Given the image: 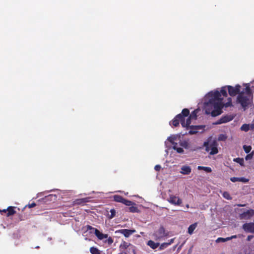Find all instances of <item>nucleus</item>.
<instances>
[{
    "instance_id": "nucleus-51",
    "label": "nucleus",
    "mask_w": 254,
    "mask_h": 254,
    "mask_svg": "<svg viewBox=\"0 0 254 254\" xmlns=\"http://www.w3.org/2000/svg\"><path fill=\"white\" fill-rule=\"evenodd\" d=\"M120 254H127L126 253V252H122L120 253Z\"/></svg>"
},
{
    "instance_id": "nucleus-28",
    "label": "nucleus",
    "mask_w": 254,
    "mask_h": 254,
    "mask_svg": "<svg viewBox=\"0 0 254 254\" xmlns=\"http://www.w3.org/2000/svg\"><path fill=\"white\" fill-rule=\"evenodd\" d=\"M122 203L124 204L125 205H126L127 206H129L132 205H136V204L135 203H134L133 202L128 200H127L125 198H124V200L123 201Z\"/></svg>"
},
{
    "instance_id": "nucleus-5",
    "label": "nucleus",
    "mask_w": 254,
    "mask_h": 254,
    "mask_svg": "<svg viewBox=\"0 0 254 254\" xmlns=\"http://www.w3.org/2000/svg\"><path fill=\"white\" fill-rule=\"evenodd\" d=\"M203 146L205 147L206 151L208 152L210 150L209 152L210 155H215L218 152V143L216 141H213L210 144L208 142H204Z\"/></svg>"
},
{
    "instance_id": "nucleus-50",
    "label": "nucleus",
    "mask_w": 254,
    "mask_h": 254,
    "mask_svg": "<svg viewBox=\"0 0 254 254\" xmlns=\"http://www.w3.org/2000/svg\"><path fill=\"white\" fill-rule=\"evenodd\" d=\"M225 240H226V241H229V240H230L231 239L230 237H227L226 238H225Z\"/></svg>"
},
{
    "instance_id": "nucleus-53",
    "label": "nucleus",
    "mask_w": 254,
    "mask_h": 254,
    "mask_svg": "<svg viewBox=\"0 0 254 254\" xmlns=\"http://www.w3.org/2000/svg\"><path fill=\"white\" fill-rule=\"evenodd\" d=\"M186 207H187V208H189V204H187V205H186Z\"/></svg>"
},
{
    "instance_id": "nucleus-54",
    "label": "nucleus",
    "mask_w": 254,
    "mask_h": 254,
    "mask_svg": "<svg viewBox=\"0 0 254 254\" xmlns=\"http://www.w3.org/2000/svg\"><path fill=\"white\" fill-rule=\"evenodd\" d=\"M239 206H244V205H239Z\"/></svg>"
},
{
    "instance_id": "nucleus-52",
    "label": "nucleus",
    "mask_w": 254,
    "mask_h": 254,
    "mask_svg": "<svg viewBox=\"0 0 254 254\" xmlns=\"http://www.w3.org/2000/svg\"><path fill=\"white\" fill-rule=\"evenodd\" d=\"M206 114H209V113H210V112H208V111H207V110L206 109Z\"/></svg>"
},
{
    "instance_id": "nucleus-21",
    "label": "nucleus",
    "mask_w": 254,
    "mask_h": 254,
    "mask_svg": "<svg viewBox=\"0 0 254 254\" xmlns=\"http://www.w3.org/2000/svg\"><path fill=\"white\" fill-rule=\"evenodd\" d=\"M88 202V199L87 198L76 199L74 201L75 204L80 205L83 204L86 202Z\"/></svg>"
},
{
    "instance_id": "nucleus-22",
    "label": "nucleus",
    "mask_w": 254,
    "mask_h": 254,
    "mask_svg": "<svg viewBox=\"0 0 254 254\" xmlns=\"http://www.w3.org/2000/svg\"><path fill=\"white\" fill-rule=\"evenodd\" d=\"M178 142L179 143L180 146L183 147L186 149H188L189 148V143L188 141L186 140H181V137L179 138V140H178Z\"/></svg>"
},
{
    "instance_id": "nucleus-40",
    "label": "nucleus",
    "mask_w": 254,
    "mask_h": 254,
    "mask_svg": "<svg viewBox=\"0 0 254 254\" xmlns=\"http://www.w3.org/2000/svg\"><path fill=\"white\" fill-rule=\"evenodd\" d=\"M216 242L217 243H219V242H226V240H225V238H218Z\"/></svg>"
},
{
    "instance_id": "nucleus-11",
    "label": "nucleus",
    "mask_w": 254,
    "mask_h": 254,
    "mask_svg": "<svg viewBox=\"0 0 254 254\" xmlns=\"http://www.w3.org/2000/svg\"><path fill=\"white\" fill-rule=\"evenodd\" d=\"M135 232V230H130V229H121L116 231V233H120L123 234L125 237L128 238L130 235L133 234Z\"/></svg>"
},
{
    "instance_id": "nucleus-4",
    "label": "nucleus",
    "mask_w": 254,
    "mask_h": 254,
    "mask_svg": "<svg viewBox=\"0 0 254 254\" xmlns=\"http://www.w3.org/2000/svg\"><path fill=\"white\" fill-rule=\"evenodd\" d=\"M180 135H173L168 138V140L173 145V148L179 153H182L184 150L181 147H178V140H179Z\"/></svg>"
},
{
    "instance_id": "nucleus-20",
    "label": "nucleus",
    "mask_w": 254,
    "mask_h": 254,
    "mask_svg": "<svg viewBox=\"0 0 254 254\" xmlns=\"http://www.w3.org/2000/svg\"><path fill=\"white\" fill-rule=\"evenodd\" d=\"M14 208H15V207H13V206L8 207L7 208V213L6 214V216L8 217V216H12V215H14V214H15L16 212L14 210Z\"/></svg>"
},
{
    "instance_id": "nucleus-9",
    "label": "nucleus",
    "mask_w": 254,
    "mask_h": 254,
    "mask_svg": "<svg viewBox=\"0 0 254 254\" xmlns=\"http://www.w3.org/2000/svg\"><path fill=\"white\" fill-rule=\"evenodd\" d=\"M253 216H254V210L251 209L241 213L240 217L242 219H249Z\"/></svg>"
},
{
    "instance_id": "nucleus-49",
    "label": "nucleus",
    "mask_w": 254,
    "mask_h": 254,
    "mask_svg": "<svg viewBox=\"0 0 254 254\" xmlns=\"http://www.w3.org/2000/svg\"><path fill=\"white\" fill-rule=\"evenodd\" d=\"M7 209H3L2 210H0V211L1 212H4V213H6L7 212Z\"/></svg>"
},
{
    "instance_id": "nucleus-31",
    "label": "nucleus",
    "mask_w": 254,
    "mask_h": 254,
    "mask_svg": "<svg viewBox=\"0 0 254 254\" xmlns=\"http://www.w3.org/2000/svg\"><path fill=\"white\" fill-rule=\"evenodd\" d=\"M128 210L129 212L133 213L137 212L138 211V208L134 205H132L130 206V207L128 208Z\"/></svg>"
},
{
    "instance_id": "nucleus-10",
    "label": "nucleus",
    "mask_w": 254,
    "mask_h": 254,
    "mask_svg": "<svg viewBox=\"0 0 254 254\" xmlns=\"http://www.w3.org/2000/svg\"><path fill=\"white\" fill-rule=\"evenodd\" d=\"M242 228L245 232L254 234V224L253 222L245 223Z\"/></svg>"
},
{
    "instance_id": "nucleus-46",
    "label": "nucleus",
    "mask_w": 254,
    "mask_h": 254,
    "mask_svg": "<svg viewBox=\"0 0 254 254\" xmlns=\"http://www.w3.org/2000/svg\"><path fill=\"white\" fill-rule=\"evenodd\" d=\"M252 157H253V154H248L246 157V159L248 160L249 159H251L252 158Z\"/></svg>"
},
{
    "instance_id": "nucleus-14",
    "label": "nucleus",
    "mask_w": 254,
    "mask_h": 254,
    "mask_svg": "<svg viewBox=\"0 0 254 254\" xmlns=\"http://www.w3.org/2000/svg\"><path fill=\"white\" fill-rule=\"evenodd\" d=\"M185 117H183L182 120L181 121V125L184 127H187L189 128L190 127V125L191 124V120L192 119L189 116L187 118V120L185 121Z\"/></svg>"
},
{
    "instance_id": "nucleus-17",
    "label": "nucleus",
    "mask_w": 254,
    "mask_h": 254,
    "mask_svg": "<svg viewBox=\"0 0 254 254\" xmlns=\"http://www.w3.org/2000/svg\"><path fill=\"white\" fill-rule=\"evenodd\" d=\"M95 235L99 240H103L108 238V234H104L100 232L98 229H95Z\"/></svg>"
},
{
    "instance_id": "nucleus-26",
    "label": "nucleus",
    "mask_w": 254,
    "mask_h": 254,
    "mask_svg": "<svg viewBox=\"0 0 254 254\" xmlns=\"http://www.w3.org/2000/svg\"><path fill=\"white\" fill-rule=\"evenodd\" d=\"M197 169L199 170H204V171H205L207 173H210L212 172V169L209 167H204V166H198Z\"/></svg>"
},
{
    "instance_id": "nucleus-18",
    "label": "nucleus",
    "mask_w": 254,
    "mask_h": 254,
    "mask_svg": "<svg viewBox=\"0 0 254 254\" xmlns=\"http://www.w3.org/2000/svg\"><path fill=\"white\" fill-rule=\"evenodd\" d=\"M174 240H175V238L171 239V240H170L169 241V242L163 243L162 244H161L160 245H159L160 246L159 248V250H163L165 249V248H166L167 247H168L169 246H170V245H171L172 243H174Z\"/></svg>"
},
{
    "instance_id": "nucleus-15",
    "label": "nucleus",
    "mask_w": 254,
    "mask_h": 254,
    "mask_svg": "<svg viewBox=\"0 0 254 254\" xmlns=\"http://www.w3.org/2000/svg\"><path fill=\"white\" fill-rule=\"evenodd\" d=\"M191 172V169L190 166L184 165L182 167L180 173L183 175H189Z\"/></svg>"
},
{
    "instance_id": "nucleus-29",
    "label": "nucleus",
    "mask_w": 254,
    "mask_h": 254,
    "mask_svg": "<svg viewBox=\"0 0 254 254\" xmlns=\"http://www.w3.org/2000/svg\"><path fill=\"white\" fill-rule=\"evenodd\" d=\"M198 112V110L196 109L194 110L193 112H191V113L190 114L189 117L191 118L192 119H196L197 118V114Z\"/></svg>"
},
{
    "instance_id": "nucleus-32",
    "label": "nucleus",
    "mask_w": 254,
    "mask_h": 254,
    "mask_svg": "<svg viewBox=\"0 0 254 254\" xmlns=\"http://www.w3.org/2000/svg\"><path fill=\"white\" fill-rule=\"evenodd\" d=\"M223 107H225L227 108V107H229L232 106V99H231V98H230V97L228 98V102L227 103H226L225 104H223Z\"/></svg>"
},
{
    "instance_id": "nucleus-13",
    "label": "nucleus",
    "mask_w": 254,
    "mask_h": 254,
    "mask_svg": "<svg viewBox=\"0 0 254 254\" xmlns=\"http://www.w3.org/2000/svg\"><path fill=\"white\" fill-rule=\"evenodd\" d=\"M233 118L231 116L226 115L222 117L215 124H221L223 123H226L229 122L233 120Z\"/></svg>"
},
{
    "instance_id": "nucleus-41",
    "label": "nucleus",
    "mask_w": 254,
    "mask_h": 254,
    "mask_svg": "<svg viewBox=\"0 0 254 254\" xmlns=\"http://www.w3.org/2000/svg\"><path fill=\"white\" fill-rule=\"evenodd\" d=\"M36 205V203L35 202H32L31 203H29L28 204V206L29 208H33L34 207H35V206Z\"/></svg>"
},
{
    "instance_id": "nucleus-1",
    "label": "nucleus",
    "mask_w": 254,
    "mask_h": 254,
    "mask_svg": "<svg viewBox=\"0 0 254 254\" xmlns=\"http://www.w3.org/2000/svg\"><path fill=\"white\" fill-rule=\"evenodd\" d=\"M222 100L223 98L221 97L220 93L217 90L211 91L206 95L205 104L206 106L214 109L210 113L212 117H216L222 113Z\"/></svg>"
},
{
    "instance_id": "nucleus-48",
    "label": "nucleus",
    "mask_w": 254,
    "mask_h": 254,
    "mask_svg": "<svg viewBox=\"0 0 254 254\" xmlns=\"http://www.w3.org/2000/svg\"><path fill=\"white\" fill-rule=\"evenodd\" d=\"M237 237V235H233L230 237L231 239H232L233 238H236Z\"/></svg>"
},
{
    "instance_id": "nucleus-55",
    "label": "nucleus",
    "mask_w": 254,
    "mask_h": 254,
    "mask_svg": "<svg viewBox=\"0 0 254 254\" xmlns=\"http://www.w3.org/2000/svg\"><path fill=\"white\" fill-rule=\"evenodd\" d=\"M36 249H38V248H39V246H37V247H36Z\"/></svg>"
},
{
    "instance_id": "nucleus-30",
    "label": "nucleus",
    "mask_w": 254,
    "mask_h": 254,
    "mask_svg": "<svg viewBox=\"0 0 254 254\" xmlns=\"http://www.w3.org/2000/svg\"><path fill=\"white\" fill-rule=\"evenodd\" d=\"M226 88H227V86L221 88V89L220 90V92H219L220 93L221 96L223 95L224 97L227 96Z\"/></svg>"
},
{
    "instance_id": "nucleus-44",
    "label": "nucleus",
    "mask_w": 254,
    "mask_h": 254,
    "mask_svg": "<svg viewBox=\"0 0 254 254\" xmlns=\"http://www.w3.org/2000/svg\"><path fill=\"white\" fill-rule=\"evenodd\" d=\"M161 166L159 165H157L155 166L154 169L156 171H159L161 169Z\"/></svg>"
},
{
    "instance_id": "nucleus-34",
    "label": "nucleus",
    "mask_w": 254,
    "mask_h": 254,
    "mask_svg": "<svg viewBox=\"0 0 254 254\" xmlns=\"http://www.w3.org/2000/svg\"><path fill=\"white\" fill-rule=\"evenodd\" d=\"M90 251L92 254H100L99 251L94 247H91L90 249Z\"/></svg>"
},
{
    "instance_id": "nucleus-45",
    "label": "nucleus",
    "mask_w": 254,
    "mask_h": 254,
    "mask_svg": "<svg viewBox=\"0 0 254 254\" xmlns=\"http://www.w3.org/2000/svg\"><path fill=\"white\" fill-rule=\"evenodd\" d=\"M253 238H254V236L253 235H249L247 237V240L248 241H250Z\"/></svg>"
},
{
    "instance_id": "nucleus-6",
    "label": "nucleus",
    "mask_w": 254,
    "mask_h": 254,
    "mask_svg": "<svg viewBox=\"0 0 254 254\" xmlns=\"http://www.w3.org/2000/svg\"><path fill=\"white\" fill-rule=\"evenodd\" d=\"M167 236V234L165 233V230L163 227H160L153 234V237L155 241H159Z\"/></svg>"
},
{
    "instance_id": "nucleus-39",
    "label": "nucleus",
    "mask_w": 254,
    "mask_h": 254,
    "mask_svg": "<svg viewBox=\"0 0 254 254\" xmlns=\"http://www.w3.org/2000/svg\"><path fill=\"white\" fill-rule=\"evenodd\" d=\"M111 215L109 216L110 219L113 218L116 215V210L114 209H112L110 210Z\"/></svg>"
},
{
    "instance_id": "nucleus-33",
    "label": "nucleus",
    "mask_w": 254,
    "mask_h": 254,
    "mask_svg": "<svg viewBox=\"0 0 254 254\" xmlns=\"http://www.w3.org/2000/svg\"><path fill=\"white\" fill-rule=\"evenodd\" d=\"M243 149L246 153H249L252 149V147L250 145H244L243 146Z\"/></svg>"
},
{
    "instance_id": "nucleus-24",
    "label": "nucleus",
    "mask_w": 254,
    "mask_h": 254,
    "mask_svg": "<svg viewBox=\"0 0 254 254\" xmlns=\"http://www.w3.org/2000/svg\"><path fill=\"white\" fill-rule=\"evenodd\" d=\"M246 86V88L245 89V95H249V96H251L252 97V92H251V87L250 83H246L245 84Z\"/></svg>"
},
{
    "instance_id": "nucleus-2",
    "label": "nucleus",
    "mask_w": 254,
    "mask_h": 254,
    "mask_svg": "<svg viewBox=\"0 0 254 254\" xmlns=\"http://www.w3.org/2000/svg\"><path fill=\"white\" fill-rule=\"evenodd\" d=\"M251 96L249 95H245V92H241L237 98V101L240 103L242 107L246 109V107L251 103Z\"/></svg>"
},
{
    "instance_id": "nucleus-38",
    "label": "nucleus",
    "mask_w": 254,
    "mask_h": 254,
    "mask_svg": "<svg viewBox=\"0 0 254 254\" xmlns=\"http://www.w3.org/2000/svg\"><path fill=\"white\" fill-rule=\"evenodd\" d=\"M227 139V136L225 134H221L218 137V140L225 141Z\"/></svg>"
},
{
    "instance_id": "nucleus-7",
    "label": "nucleus",
    "mask_w": 254,
    "mask_h": 254,
    "mask_svg": "<svg viewBox=\"0 0 254 254\" xmlns=\"http://www.w3.org/2000/svg\"><path fill=\"white\" fill-rule=\"evenodd\" d=\"M229 94L231 96H235L237 94H239L241 86L239 84H237L235 87L231 85L227 86Z\"/></svg>"
},
{
    "instance_id": "nucleus-37",
    "label": "nucleus",
    "mask_w": 254,
    "mask_h": 254,
    "mask_svg": "<svg viewBox=\"0 0 254 254\" xmlns=\"http://www.w3.org/2000/svg\"><path fill=\"white\" fill-rule=\"evenodd\" d=\"M234 161L243 166L244 165V159L243 158H237L234 159Z\"/></svg>"
},
{
    "instance_id": "nucleus-36",
    "label": "nucleus",
    "mask_w": 254,
    "mask_h": 254,
    "mask_svg": "<svg viewBox=\"0 0 254 254\" xmlns=\"http://www.w3.org/2000/svg\"><path fill=\"white\" fill-rule=\"evenodd\" d=\"M222 195H223V196L225 198H226V199H228V200L231 199V198H231V197L230 194H229V193L228 192H227V191H224V192L223 193Z\"/></svg>"
},
{
    "instance_id": "nucleus-47",
    "label": "nucleus",
    "mask_w": 254,
    "mask_h": 254,
    "mask_svg": "<svg viewBox=\"0 0 254 254\" xmlns=\"http://www.w3.org/2000/svg\"><path fill=\"white\" fill-rule=\"evenodd\" d=\"M254 81V80H253V81H252V82L250 83L251 87V88H254V82L252 84V82H253Z\"/></svg>"
},
{
    "instance_id": "nucleus-27",
    "label": "nucleus",
    "mask_w": 254,
    "mask_h": 254,
    "mask_svg": "<svg viewBox=\"0 0 254 254\" xmlns=\"http://www.w3.org/2000/svg\"><path fill=\"white\" fill-rule=\"evenodd\" d=\"M130 245V243L123 241L120 246V248L122 249H127Z\"/></svg>"
},
{
    "instance_id": "nucleus-12",
    "label": "nucleus",
    "mask_w": 254,
    "mask_h": 254,
    "mask_svg": "<svg viewBox=\"0 0 254 254\" xmlns=\"http://www.w3.org/2000/svg\"><path fill=\"white\" fill-rule=\"evenodd\" d=\"M205 127L204 126H190V130L189 131V134H194L198 132L199 130L203 129Z\"/></svg>"
},
{
    "instance_id": "nucleus-23",
    "label": "nucleus",
    "mask_w": 254,
    "mask_h": 254,
    "mask_svg": "<svg viewBox=\"0 0 254 254\" xmlns=\"http://www.w3.org/2000/svg\"><path fill=\"white\" fill-rule=\"evenodd\" d=\"M197 225V223L196 222L190 225L188 228V233L190 235L192 234L195 229L196 228Z\"/></svg>"
},
{
    "instance_id": "nucleus-16",
    "label": "nucleus",
    "mask_w": 254,
    "mask_h": 254,
    "mask_svg": "<svg viewBox=\"0 0 254 254\" xmlns=\"http://www.w3.org/2000/svg\"><path fill=\"white\" fill-rule=\"evenodd\" d=\"M231 181L232 182H241L244 183H248L249 181V179L244 178V177H232L230 178Z\"/></svg>"
},
{
    "instance_id": "nucleus-42",
    "label": "nucleus",
    "mask_w": 254,
    "mask_h": 254,
    "mask_svg": "<svg viewBox=\"0 0 254 254\" xmlns=\"http://www.w3.org/2000/svg\"><path fill=\"white\" fill-rule=\"evenodd\" d=\"M107 242L109 245L112 244L113 243V239L110 237L107 240Z\"/></svg>"
},
{
    "instance_id": "nucleus-43",
    "label": "nucleus",
    "mask_w": 254,
    "mask_h": 254,
    "mask_svg": "<svg viewBox=\"0 0 254 254\" xmlns=\"http://www.w3.org/2000/svg\"><path fill=\"white\" fill-rule=\"evenodd\" d=\"M95 229H96L92 227V226H91L90 225L87 226V230H93L95 232Z\"/></svg>"
},
{
    "instance_id": "nucleus-8",
    "label": "nucleus",
    "mask_w": 254,
    "mask_h": 254,
    "mask_svg": "<svg viewBox=\"0 0 254 254\" xmlns=\"http://www.w3.org/2000/svg\"><path fill=\"white\" fill-rule=\"evenodd\" d=\"M168 201L170 203L175 205H180L182 203V200L179 197L174 195H170Z\"/></svg>"
},
{
    "instance_id": "nucleus-19",
    "label": "nucleus",
    "mask_w": 254,
    "mask_h": 254,
    "mask_svg": "<svg viewBox=\"0 0 254 254\" xmlns=\"http://www.w3.org/2000/svg\"><path fill=\"white\" fill-rule=\"evenodd\" d=\"M147 245L150 248L153 250H155L157 248L159 245V243H155L152 240H149L147 243Z\"/></svg>"
},
{
    "instance_id": "nucleus-35",
    "label": "nucleus",
    "mask_w": 254,
    "mask_h": 254,
    "mask_svg": "<svg viewBox=\"0 0 254 254\" xmlns=\"http://www.w3.org/2000/svg\"><path fill=\"white\" fill-rule=\"evenodd\" d=\"M249 125L248 124H244L241 127V129L243 131H247L249 130Z\"/></svg>"
},
{
    "instance_id": "nucleus-25",
    "label": "nucleus",
    "mask_w": 254,
    "mask_h": 254,
    "mask_svg": "<svg viewBox=\"0 0 254 254\" xmlns=\"http://www.w3.org/2000/svg\"><path fill=\"white\" fill-rule=\"evenodd\" d=\"M113 199L115 201L121 203H123V201L124 200V198L123 196L119 195H114Z\"/></svg>"
},
{
    "instance_id": "nucleus-3",
    "label": "nucleus",
    "mask_w": 254,
    "mask_h": 254,
    "mask_svg": "<svg viewBox=\"0 0 254 254\" xmlns=\"http://www.w3.org/2000/svg\"><path fill=\"white\" fill-rule=\"evenodd\" d=\"M190 114V111L188 109H184L182 113L177 115L174 119L172 121V125L177 127L179 126L180 123L181 124V121L182 120L183 117H187Z\"/></svg>"
},
{
    "instance_id": "nucleus-56",
    "label": "nucleus",
    "mask_w": 254,
    "mask_h": 254,
    "mask_svg": "<svg viewBox=\"0 0 254 254\" xmlns=\"http://www.w3.org/2000/svg\"><path fill=\"white\" fill-rule=\"evenodd\" d=\"M254 82V81L253 82H252V84Z\"/></svg>"
}]
</instances>
